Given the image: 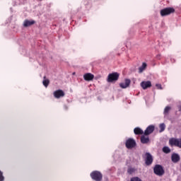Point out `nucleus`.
I'll return each mask as SVG.
<instances>
[{
    "label": "nucleus",
    "instance_id": "nucleus-3",
    "mask_svg": "<svg viewBox=\"0 0 181 181\" xmlns=\"http://www.w3.org/2000/svg\"><path fill=\"white\" fill-rule=\"evenodd\" d=\"M125 146L127 149H134L136 146V141L132 138H129L125 142Z\"/></svg>",
    "mask_w": 181,
    "mask_h": 181
},
{
    "label": "nucleus",
    "instance_id": "nucleus-21",
    "mask_svg": "<svg viewBox=\"0 0 181 181\" xmlns=\"http://www.w3.org/2000/svg\"><path fill=\"white\" fill-rule=\"evenodd\" d=\"M135 172V168H128L127 170V173L129 174V175H132V173H134Z\"/></svg>",
    "mask_w": 181,
    "mask_h": 181
},
{
    "label": "nucleus",
    "instance_id": "nucleus-10",
    "mask_svg": "<svg viewBox=\"0 0 181 181\" xmlns=\"http://www.w3.org/2000/svg\"><path fill=\"white\" fill-rule=\"evenodd\" d=\"M131 85V80L130 79H125L124 82L119 83V87L121 88H128Z\"/></svg>",
    "mask_w": 181,
    "mask_h": 181
},
{
    "label": "nucleus",
    "instance_id": "nucleus-20",
    "mask_svg": "<svg viewBox=\"0 0 181 181\" xmlns=\"http://www.w3.org/2000/svg\"><path fill=\"white\" fill-rule=\"evenodd\" d=\"M159 128H160V132H163V131H165V128H166V125H165L164 123L160 124L159 125Z\"/></svg>",
    "mask_w": 181,
    "mask_h": 181
},
{
    "label": "nucleus",
    "instance_id": "nucleus-24",
    "mask_svg": "<svg viewBox=\"0 0 181 181\" xmlns=\"http://www.w3.org/2000/svg\"><path fill=\"white\" fill-rule=\"evenodd\" d=\"M5 180V177H4V173L0 170V181H4Z\"/></svg>",
    "mask_w": 181,
    "mask_h": 181
},
{
    "label": "nucleus",
    "instance_id": "nucleus-14",
    "mask_svg": "<svg viewBox=\"0 0 181 181\" xmlns=\"http://www.w3.org/2000/svg\"><path fill=\"white\" fill-rule=\"evenodd\" d=\"M35 23H36V21L33 20L32 21L25 20L23 23V26L24 28H28L29 26H32V25H35Z\"/></svg>",
    "mask_w": 181,
    "mask_h": 181
},
{
    "label": "nucleus",
    "instance_id": "nucleus-25",
    "mask_svg": "<svg viewBox=\"0 0 181 181\" xmlns=\"http://www.w3.org/2000/svg\"><path fill=\"white\" fill-rule=\"evenodd\" d=\"M156 87L158 88V90H163V88H162V85L160 83H156Z\"/></svg>",
    "mask_w": 181,
    "mask_h": 181
},
{
    "label": "nucleus",
    "instance_id": "nucleus-13",
    "mask_svg": "<svg viewBox=\"0 0 181 181\" xmlns=\"http://www.w3.org/2000/svg\"><path fill=\"white\" fill-rule=\"evenodd\" d=\"M83 78L86 81H91V80L94 79V75L93 74H85L83 75Z\"/></svg>",
    "mask_w": 181,
    "mask_h": 181
},
{
    "label": "nucleus",
    "instance_id": "nucleus-2",
    "mask_svg": "<svg viewBox=\"0 0 181 181\" xmlns=\"http://www.w3.org/2000/svg\"><path fill=\"white\" fill-rule=\"evenodd\" d=\"M153 172L156 176H163L165 175V170L163 169V167L159 164L154 166Z\"/></svg>",
    "mask_w": 181,
    "mask_h": 181
},
{
    "label": "nucleus",
    "instance_id": "nucleus-19",
    "mask_svg": "<svg viewBox=\"0 0 181 181\" xmlns=\"http://www.w3.org/2000/svg\"><path fill=\"white\" fill-rule=\"evenodd\" d=\"M163 152H164V153H170V148L168 146H164L163 148Z\"/></svg>",
    "mask_w": 181,
    "mask_h": 181
},
{
    "label": "nucleus",
    "instance_id": "nucleus-12",
    "mask_svg": "<svg viewBox=\"0 0 181 181\" xmlns=\"http://www.w3.org/2000/svg\"><path fill=\"white\" fill-rule=\"evenodd\" d=\"M54 97L55 98H61L64 97V92L62 90H57L54 92Z\"/></svg>",
    "mask_w": 181,
    "mask_h": 181
},
{
    "label": "nucleus",
    "instance_id": "nucleus-1",
    "mask_svg": "<svg viewBox=\"0 0 181 181\" xmlns=\"http://www.w3.org/2000/svg\"><path fill=\"white\" fill-rule=\"evenodd\" d=\"M175 10L173 7H167L160 11V16H169L172 13H175Z\"/></svg>",
    "mask_w": 181,
    "mask_h": 181
},
{
    "label": "nucleus",
    "instance_id": "nucleus-17",
    "mask_svg": "<svg viewBox=\"0 0 181 181\" xmlns=\"http://www.w3.org/2000/svg\"><path fill=\"white\" fill-rule=\"evenodd\" d=\"M148 65L146 63H143L142 65L139 68V73H142L146 69Z\"/></svg>",
    "mask_w": 181,
    "mask_h": 181
},
{
    "label": "nucleus",
    "instance_id": "nucleus-6",
    "mask_svg": "<svg viewBox=\"0 0 181 181\" xmlns=\"http://www.w3.org/2000/svg\"><path fill=\"white\" fill-rule=\"evenodd\" d=\"M119 78V74L118 73L110 74L107 76L108 83H112V81H117Z\"/></svg>",
    "mask_w": 181,
    "mask_h": 181
},
{
    "label": "nucleus",
    "instance_id": "nucleus-4",
    "mask_svg": "<svg viewBox=\"0 0 181 181\" xmlns=\"http://www.w3.org/2000/svg\"><path fill=\"white\" fill-rule=\"evenodd\" d=\"M90 177L93 180L102 181L103 174L100 171H93L90 173Z\"/></svg>",
    "mask_w": 181,
    "mask_h": 181
},
{
    "label": "nucleus",
    "instance_id": "nucleus-23",
    "mask_svg": "<svg viewBox=\"0 0 181 181\" xmlns=\"http://www.w3.org/2000/svg\"><path fill=\"white\" fill-rule=\"evenodd\" d=\"M130 181H142V180L138 177H133L131 178Z\"/></svg>",
    "mask_w": 181,
    "mask_h": 181
},
{
    "label": "nucleus",
    "instance_id": "nucleus-8",
    "mask_svg": "<svg viewBox=\"0 0 181 181\" xmlns=\"http://www.w3.org/2000/svg\"><path fill=\"white\" fill-rule=\"evenodd\" d=\"M169 142L171 145H175V146L181 148V139H172Z\"/></svg>",
    "mask_w": 181,
    "mask_h": 181
},
{
    "label": "nucleus",
    "instance_id": "nucleus-22",
    "mask_svg": "<svg viewBox=\"0 0 181 181\" xmlns=\"http://www.w3.org/2000/svg\"><path fill=\"white\" fill-rule=\"evenodd\" d=\"M171 107L169 106L165 107V110H164V114H169V111H170Z\"/></svg>",
    "mask_w": 181,
    "mask_h": 181
},
{
    "label": "nucleus",
    "instance_id": "nucleus-26",
    "mask_svg": "<svg viewBox=\"0 0 181 181\" xmlns=\"http://www.w3.org/2000/svg\"><path fill=\"white\" fill-rule=\"evenodd\" d=\"M160 55H157V59H160Z\"/></svg>",
    "mask_w": 181,
    "mask_h": 181
},
{
    "label": "nucleus",
    "instance_id": "nucleus-7",
    "mask_svg": "<svg viewBox=\"0 0 181 181\" xmlns=\"http://www.w3.org/2000/svg\"><path fill=\"white\" fill-rule=\"evenodd\" d=\"M140 86L143 90H147V88H151V87H152V83L151 81H142Z\"/></svg>",
    "mask_w": 181,
    "mask_h": 181
},
{
    "label": "nucleus",
    "instance_id": "nucleus-11",
    "mask_svg": "<svg viewBox=\"0 0 181 181\" xmlns=\"http://www.w3.org/2000/svg\"><path fill=\"white\" fill-rule=\"evenodd\" d=\"M171 160L173 163H177L180 160V156L179 154L174 153L171 156Z\"/></svg>",
    "mask_w": 181,
    "mask_h": 181
},
{
    "label": "nucleus",
    "instance_id": "nucleus-18",
    "mask_svg": "<svg viewBox=\"0 0 181 181\" xmlns=\"http://www.w3.org/2000/svg\"><path fill=\"white\" fill-rule=\"evenodd\" d=\"M42 83L45 87H48L49 84H50V81H49V79H46V76H44Z\"/></svg>",
    "mask_w": 181,
    "mask_h": 181
},
{
    "label": "nucleus",
    "instance_id": "nucleus-16",
    "mask_svg": "<svg viewBox=\"0 0 181 181\" xmlns=\"http://www.w3.org/2000/svg\"><path fill=\"white\" fill-rule=\"evenodd\" d=\"M134 133L135 134V135H143L144 134V130H142L141 128L139 127H136L134 129Z\"/></svg>",
    "mask_w": 181,
    "mask_h": 181
},
{
    "label": "nucleus",
    "instance_id": "nucleus-9",
    "mask_svg": "<svg viewBox=\"0 0 181 181\" xmlns=\"http://www.w3.org/2000/svg\"><path fill=\"white\" fill-rule=\"evenodd\" d=\"M155 131V126L149 125L146 130L144 131V135L146 136L148 135H151L152 132Z\"/></svg>",
    "mask_w": 181,
    "mask_h": 181
},
{
    "label": "nucleus",
    "instance_id": "nucleus-15",
    "mask_svg": "<svg viewBox=\"0 0 181 181\" xmlns=\"http://www.w3.org/2000/svg\"><path fill=\"white\" fill-rule=\"evenodd\" d=\"M140 141L141 144H149V142H151L149 136H146L145 135L141 136Z\"/></svg>",
    "mask_w": 181,
    "mask_h": 181
},
{
    "label": "nucleus",
    "instance_id": "nucleus-5",
    "mask_svg": "<svg viewBox=\"0 0 181 181\" xmlns=\"http://www.w3.org/2000/svg\"><path fill=\"white\" fill-rule=\"evenodd\" d=\"M153 163V157L151 153H145V164L146 166H151V164Z\"/></svg>",
    "mask_w": 181,
    "mask_h": 181
}]
</instances>
